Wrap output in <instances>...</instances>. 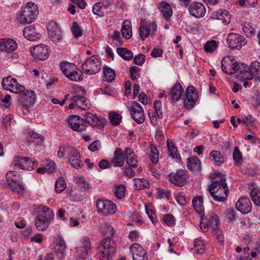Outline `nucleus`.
I'll return each instance as SVG.
<instances>
[{"label": "nucleus", "mask_w": 260, "mask_h": 260, "mask_svg": "<svg viewBox=\"0 0 260 260\" xmlns=\"http://www.w3.org/2000/svg\"><path fill=\"white\" fill-rule=\"evenodd\" d=\"M158 150L155 147H152L150 153V160L153 163H157L158 161Z\"/></svg>", "instance_id": "57"}, {"label": "nucleus", "mask_w": 260, "mask_h": 260, "mask_svg": "<svg viewBox=\"0 0 260 260\" xmlns=\"http://www.w3.org/2000/svg\"><path fill=\"white\" fill-rule=\"evenodd\" d=\"M163 220L169 226H173L175 224V217L172 215H165L163 217Z\"/></svg>", "instance_id": "63"}, {"label": "nucleus", "mask_w": 260, "mask_h": 260, "mask_svg": "<svg viewBox=\"0 0 260 260\" xmlns=\"http://www.w3.org/2000/svg\"><path fill=\"white\" fill-rule=\"evenodd\" d=\"M130 111L134 120L138 124L143 123L145 119L144 112L142 107L136 101L132 102Z\"/></svg>", "instance_id": "12"}, {"label": "nucleus", "mask_w": 260, "mask_h": 260, "mask_svg": "<svg viewBox=\"0 0 260 260\" xmlns=\"http://www.w3.org/2000/svg\"><path fill=\"white\" fill-rule=\"evenodd\" d=\"M212 19L221 20L224 25H227L231 22V15L226 10L221 9L213 13L211 16Z\"/></svg>", "instance_id": "24"}, {"label": "nucleus", "mask_w": 260, "mask_h": 260, "mask_svg": "<svg viewBox=\"0 0 260 260\" xmlns=\"http://www.w3.org/2000/svg\"><path fill=\"white\" fill-rule=\"evenodd\" d=\"M188 11L190 15L198 18L203 17L206 12L205 6L199 2H193L190 4Z\"/></svg>", "instance_id": "21"}, {"label": "nucleus", "mask_w": 260, "mask_h": 260, "mask_svg": "<svg viewBox=\"0 0 260 260\" xmlns=\"http://www.w3.org/2000/svg\"><path fill=\"white\" fill-rule=\"evenodd\" d=\"M130 77L133 80H136L139 78L140 75V69L136 66H133L130 68Z\"/></svg>", "instance_id": "59"}, {"label": "nucleus", "mask_w": 260, "mask_h": 260, "mask_svg": "<svg viewBox=\"0 0 260 260\" xmlns=\"http://www.w3.org/2000/svg\"><path fill=\"white\" fill-rule=\"evenodd\" d=\"M103 72L106 81L108 82H111L114 80L115 78V73L113 69L106 66L103 68Z\"/></svg>", "instance_id": "47"}, {"label": "nucleus", "mask_w": 260, "mask_h": 260, "mask_svg": "<svg viewBox=\"0 0 260 260\" xmlns=\"http://www.w3.org/2000/svg\"><path fill=\"white\" fill-rule=\"evenodd\" d=\"M242 29L247 37H252L255 32L252 23L249 22H245L243 24Z\"/></svg>", "instance_id": "45"}, {"label": "nucleus", "mask_w": 260, "mask_h": 260, "mask_svg": "<svg viewBox=\"0 0 260 260\" xmlns=\"http://www.w3.org/2000/svg\"><path fill=\"white\" fill-rule=\"evenodd\" d=\"M237 67V62L235 60H232L228 58H224L221 61V69L222 71L229 75L234 74V71Z\"/></svg>", "instance_id": "25"}, {"label": "nucleus", "mask_w": 260, "mask_h": 260, "mask_svg": "<svg viewBox=\"0 0 260 260\" xmlns=\"http://www.w3.org/2000/svg\"><path fill=\"white\" fill-rule=\"evenodd\" d=\"M102 5L100 3H97L94 4L92 7V12L93 13L97 15L100 17H102L104 16L103 13L102 11Z\"/></svg>", "instance_id": "62"}, {"label": "nucleus", "mask_w": 260, "mask_h": 260, "mask_svg": "<svg viewBox=\"0 0 260 260\" xmlns=\"http://www.w3.org/2000/svg\"><path fill=\"white\" fill-rule=\"evenodd\" d=\"M167 146L168 155L172 158H177L179 154L178 152L177 148L175 147L174 142L170 140H168L167 141Z\"/></svg>", "instance_id": "41"}, {"label": "nucleus", "mask_w": 260, "mask_h": 260, "mask_svg": "<svg viewBox=\"0 0 260 260\" xmlns=\"http://www.w3.org/2000/svg\"><path fill=\"white\" fill-rule=\"evenodd\" d=\"M198 99V94L193 86H188L186 90L184 106L187 109H191Z\"/></svg>", "instance_id": "15"}, {"label": "nucleus", "mask_w": 260, "mask_h": 260, "mask_svg": "<svg viewBox=\"0 0 260 260\" xmlns=\"http://www.w3.org/2000/svg\"><path fill=\"white\" fill-rule=\"evenodd\" d=\"M218 221L217 216L213 213L210 215L206 224H204L203 225V222H201L200 228L204 232L205 231L206 227H211L212 229L215 231L218 229Z\"/></svg>", "instance_id": "35"}, {"label": "nucleus", "mask_w": 260, "mask_h": 260, "mask_svg": "<svg viewBox=\"0 0 260 260\" xmlns=\"http://www.w3.org/2000/svg\"><path fill=\"white\" fill-rule=\"evenodd\" d=\"M154 108L155 111L156 116L159 119L162 118V112L161 110V103L159 100H156L154 103Z\"/></svg>", "instance_id": "60"}, {"label": "nucleus", "mask_w": 260, "mask_h": 260, "mask_svg": "<svg viewBox=\"0 0 260 260\" xmlns=\"http://www.w3.org/2000/svg\"><path fill=\"white\" fill-rule=\"evenodd\" d=\"M76 182L78 183V186L80 187L82 191H86L88 192L91 191L92 188L91 185L86 181L84 177H77Z\"/></svg>", "instance_id": "38"}, {"label": "nucleus", "mask_w": 260, "mask_h": 260, "mask_svg": "<svg viewBox=\"0 0 260 260\" xmlns=\"http://www.w3.org/2000/svg\"><path fill=\"white\" fill-rule=\"evenodd\" d=\"M18 102L21 106V109L25 114V111H28V109L33 106L36 100L37 96L35 92L31 90L25 89L24 91L18 93Z\"/></svg>", "instance_id": "5"}, {"label": "nucleus", "mask_w": 260, "mask_h": 260, "mask_svg": "<svg viewBox=\"0 0 260 260\" xmlns=\"http://www.w3.org/2000/svg\"><path fill=\"white\" fill-rule=\"evenodd\" d=\"M83 73L87 75H93L101 69V62L98 57L92 55L87 58L82 66Z\"/></svg>", "instance_id": "7"}, {"label": "nucleus", "mask_w": 260, "mask_h": 260, "mask_svg": "<svg viewBox=\"0 0 260 260\" xmlns=\"http://www.w3.org/2000/svg\"><path fill=\"white\" fill-rule=\"evenodd\" d=\"M139 35L142 41H144L146 38H147L150 34L145 26V22H141L140 26L139 28Z\"/></svg>", "instance_id": "54"}, {"label": "nucleus", "mask_w": 260, "mask_h": 260, "mask_svg": "<svg viewBox=\"0 0 260 260\" xmlns=\"http://www.w3.org/2000/svg\"><path fill=\"white\" fill-rule=\"evenodd\" d=\"M6 178L7 183L12 191L17 193H22L24 186L18 172L8 171L6 174Z\"/></svg>", "instance_id": "6"}, {"label": "nucleus", "mask_w": 260, "mask_h": 260, "mask_svg": "<svg viewBox=\"0 0 260 260\" xmlns=\"http://www.w3.org/2000/svg\"><path fill=\"white\" fill-rule=\"evenodd\" d=\"M14 166H17L20 169L30 171L38 166L36 160H33L27 157L19 156L14 157L13 161Z\"/></svg>", "instance_id": "13"}, {"label": "nucleus", "mask_w": 260, "mask_h": 260, "mask_svg": "<svg viewBox=\"0 0 260 260\" xmlns=\"http://www.w3.org/2000/svg\"><path fill=\"white\" fill-rule=\"evenodd\" d=\"M217 45L216 41L212 40L206 43L204 48L206 52L211 53L215 50L217 48Z\"/></svg>", "instance_id": "56"}, {"label": "nucleus", "mask_w": 260, "mask_h": 260, "mask_svg": "<svg viewBox=\"0 0 260 260\" xmlns=\"http://www.w3.org/2000/svg\"><path fill=\"white\" fill-rule=\"evenodd\" d=\"M250 197L254 204L260 206V190L256 188H253L250 192Z\"/></svg>", "instance_id": "51"}, {"label": "nucleus", "mask_w": 260, "mask_h": 260, "mask_svg": "<svg viewBox=\"0 0 260 260\" xmlns=\"http://www.w3.org/2000/svg\"><path fill=\"white\" fill-rule=\"evenodd\" d=\"M75 147H74L61 145L58 148L57 156L60 158H63L65 156L68 157V156L70 155V152L73 151Z\"/></svg>", "instance_id": "43"}, {"label": "nucleus", "mask_w": 260, "mask_h": 260, "mask_svg": "<svg viewBox=\"0 0 260 260\" xmlns=\"http://www.w3.org/2000/svg\"><path fill=\"white\" fill-rule=\"evenodd\" d=\"M82 245L78 250L81 254H79V258L81 259L85 258L89 254H90L91 249L90 241L89 239L87 237H84L82 239Z\"/></svg>", "instance_id": "29"}, {"label": "nucleus", "mask_w": 260, "mask_h": 260, "mask_svg": "<svg viewBox=\"0 0 260 260\" xmlns=\"http://www.w3.org/2000/svg\"><path fill=\"white\" fill-rule=\"evenodd\" d=\"M30 52L35 58L45 60L48 58L50 50L46 45L40 44L30 49Z\"/></svg>", "instance_id": "16"}, {"label": "nucleus", "mask_w": 260, "mask_h": 260, "mask_svg": "<svg viewBox=\"0 0 260 260\" xmlns=\"http://www.w3.org/2000/svg\"><path fill=\"white\" fill-rule=\"evenodd\" d=\"M82 74H79L76 71H70L69 74L67 75V77H68L69 79L74 81H80L82 77Z\"/></svg>", "instance_id": "61"}, {"label": "nucleus", "mask_w": 260, "mask_h": 260, "mask_svg": "<svg viewBox=\"0 0 260 260\" xmlns=\"http://www.w3.org/2000/svg\"><path fill=\"white\" fill-rule=\"evenodd\" d=\"M158 8L163 14V17L166 20H169L172 16L173 11L170 5L165 1L158 4Z\"/></svg>", "instance_id": "33"}, {"label": "nucleus", "mask_w": 260, "mask_h": 260, "mask_svg": "<svg viewBox=\"0 0 260 260\" xmlns=\"http://www.w3.org/2000/svg\"><path fill=\"white\" fill-rule=\"evenodd\" d=\"M54 216V213L50 208L44 205H40L37 209V215L35 219L36 228L39 231L46 230L53 219Z\"/></svg>", "instance_id": "3"}, {"label": "nucleus", "mask_w": 260, "mask_h": 260, "mask_svg": "<svg viewBox=\"0 0 260 260\" xmlns=\"http://www.w3.org/2000/svg\"><path fill=\"white\" fill-rule=\"evenodd\" d=\"M126 187L124 185L120 184L115 186L114 191L117 198L121 199L124 198L125 193Z\"/></svg>", "instance_id": "52"}, {"label": "nucleus", "mask_w": 260, "mask_h": 260, "mask_svg": "<svg viewBox=\"0 0 260 260\" xmlns=\"http://www.w3.org/2000/svg\"><path fill=\"white\" fill-rule=\"evenodd\" d=\"M113 158L111 160L112 165L115 167H121L125 159L123 151L120 148H116L114 152Z\"/></svg>", "instance_id": "27"}, {"label": "nucleus", "mask_w": 260, "mask_h": 260, "mask_svg": "<svg viewBox=\"0 0 260 260\" xmlns=\"http://www.w3.org/2000/svg\"><path fill=\"white\" fill-rule=\"evenodd\" d=\"M121 33L123 38L125 39H129L132 36V25L130 21L128 20H124L123 22Z\"/></svg>", "instance_id": "37"}, {"label": "nucleus", "mask_w": 260, "mask_h": 260, "mask_svg": "<svg viewBox=\"0 0 260 260\" xmlns=\"http://www.w3.org/2000/svg\"><path fill=\"white\" fill-rule=\"evenodd\" d=\"M109 119L112 125H117L121 122L122 116L115 112H112L109 114Z\"/></svg>", "instance_id": "53"}, {"label": "nucleus", "mask_w": 260, "mask_h": 260, "mask_svg": "<svg viewBox=\"0 0 260 260\" xmlns=\"http://www.w3.org/2000/svg\"><path fill=\"white\" fill-rule=\"evenodd\" d=\"M66 183L62 177L58 178L55 184V192L59 193L63 191L66 188Z\"/></svg>", "instance_id": "48"}, {"label": "nucleus", "mask_w": 260, "mask_h": 260, "mask_svg": "<svg viewBox=\"0 0 260 260\" xmlns=\"http://www.w3.org/2000/svg\"><path fill=\"white\" fill-rule=\"evenodd\" d=\"M210 155L213 157V160L215 161V164L217 166H220L222 164L226 161L225 157L218 150H213Z\"/></svg>", "instance_id": "39"}, {"label": "nucleus", "mask_w": 260, "mask_h": 260, "mask_svg": "<svg viewBox=\"0 0 260 260\" xmlns=\"http://www.w3.org/2000/svg\"><path fill=\"white\" fill-rule=\"evenodd\" d=\"M84 118L85 123H88L92 127H96L99 129L103 128L105 124V119L91 113H86L84 115Z\"/></svg>", "instance_id": "17"}, {"label": "nucleus", "mask_w": 260, "mask_h": 260, "mask_svg": "<svg viewBox=\"0 0 260 260\" xmlns=\"http://www.w3.org/2000/svg\"><path fill=\"white\" fill-rule=\"evenodd\" d=\"M212 179V183L208 189L211 196L216 202H224L227 199L229 192L225 175L220 173H215Z\"/></svg>", "instance_id": "2"}, {"label": "nucleus", "mask_w": 260, "mask_h": 260, "mask_svg": "<svg viewBox=\"0 0 260 260\" xmlns=\"http://www.w3.org/2000/svg\"><path fill=\"white\" fill-rule=\"evenodd\" d=\"M169 181L177 186H183L189 178L187 171L184 169H178L169 174Z\"/></svg>", "instance_id": "9"}, {"label": "nucleus", "mask_w": 260, "mask_h": 260, "mask_svg": "<svg viewBox=\"0 0 260 260\" xmlns=\"http://www.w3.org/2000/svg\"><path fill=\"white\" fill-rule=\"evenodd\" d=\"M193 245L194 251L196 253L202 254L204 252L205 246L204 241L201 239H196L194 240Z\"/></svg>", "instance_id": "46"}, {"label": "nucleus", "mask_w": 260, "mask_h": 260, "mask_svg": "<svg viewBox=\"0 0 260 260\" xmlns=\"http://www.w3.org/2000/svg\"><path fill=\"white\" fill-rule=\"evenodd\" d=\"M75 93L76 94L72 98V101H73L81 109L85 110L88 109L89 106L87 101L84 96L86 93L85 90L80 87L76 90Z\"/></svg>", "instance_id": "14"}, {"label": "nucleus", "mask_w": 260, "mask_h": 260, "mask_svg": "<svg viewBox=\"0 0 260 260\" xmlns=\"http://www.w3.org/2000/svg\"><path fill=\"white\" fill-rule=\"evenodd\" d=\"M235 73L237 77L240 80H246L247 78H246V77L248 76L247 73H249V68L245 63H237V67L234 71V74Z\"/></svg>", "instance_id": "31"}, {"label": "nucleus", "mask_w": 260, "mask_h": 260, "mask_svg": "<svg viewBox=\"0 0 260 260\" xmlns=\"http://www.w3.org/2000/svg\"><path fill=\"white\" fill-rule=\"evenodd\" d=\"M133 260H148L147 253L139 244L135 243L130 247Z\"/></svg>", "instance_id": "20"}, {"label": "nucleus", "mask_w": 260, "mask_h": 260, "mask_svg": "<svg viewBox=\"0 0 260 260\" xmlns=\"http://www.w3.org/2000/svg\"><path fill=\"white\" fill-rule=\"evenodd\" d=\"M247 80L254 78L260 81V63L258 61H254L251 64L249 69V73H247Z\"/></svg>", "instance_id": "30"}, {"label": "nucleus", "mask_w": 260, "mask_h": 260, "mask_svg": "<svg viewBox=\"0 0 260 260\" xmlns=\"http://www.w3.org/2000/svg\"><path fill=\"white\" fill-rule=\"evenodd\" d=\"M134 185L136 189H143L149 186L148 181L144 179L135 178Z\"/></svg>", "instance_id": "49"}, {"label": "nucleus", "mask_w": 260, "mask_h": 260, "mask_svg": "<svg viewBox=\"0 0 260 260\" xmlns=\"http://www.w3.org/2000/svg\"><path fill=\"white\" fill-rule=\"evenodd\" d=\"M44 167L45 169L47 170V173H51L55 171L56 165L55 162L52 160H47Z\"/></svg>", "instance_id": "64"}, {"label": "nucleus", "mask_w": 260, "mask_h": 260, "mask_svg": "<svg viewBox=\"0 0 260 260\" xmlns=\"http://www.w3.org/2000/svg\"><path fill=\"white\" fill-rule=\"evenodd\" d=\"M38 12L37 6L33 3L29 2L20 12L17 20L22 24L30 23L36 19Z\"/></svg>", "instance_id": "4"}, {"label": "nucleus", "mask_w": 260, "mask_h": 260, "mask_svg": "<svg viewBox=\"0 0 260 260\" xmlns=\"http://www.w3.org/2000/svg\"><path fill=\"white\" fill-rule=\"evenodd\" d=\"M47 29L48 35L53 43H58L62 40V33L55 22H50Z\"/></svg>", "instance_id": "18"}, {"label": "nucleus", "mask_w": 260, "mask_h": 260, "mask_svg": "<svg viewBox=\"0 0 260 260\" xmlns=\"http://www.w3.org/2000/svg\"><path fill=\"white\" fill-rule=\"evenodd\" d=\"M2 84L4 89L17 94L24 90V86L19 84L17 79L11 76L3 78Z\"/></svg>", "instance_id": "10"}, {"label": "nucleus", "mask_w": 260, "mask_h": 260, "mask_svg": "<svg viewBox=\"0 0 260 260\" xmlns=\"http://www.w3.org/2000/svg\"><path fill=\"white\" fill-rule=\"evenodd\" d=\"M145 210L149 218L153 223L157 222L156 216L155 213L152 210L151 207L149 205H145Z\"/></svg>", "instance_id": "58"}, {"label": "nucleus", "mask_w": 260, "mask_h": 260, "mask_svg": "<svg viewBox=\"0 0 260 260\" xmlns=\"http://www.w3.org/2000/svg\"><path fill=\"white\" fill-rule=\"evenodd\" d=\"M96 206L98 213L103 216H110L116 211V205L108 200L98 199L96 201Z\"/></svg>", "instance_id": "8"}, {"label": "nucleus", "mask_w": 260, "mask_h": 260, "mask_svg": "<svg viewBox=\"0 0 260 260\" xmlns=\"http://www.w3.org/2000/svg\"><path fill=\"white\" fill-rule=\"evenodd\" d=\"M67 158L69 164L75 169H79L83 165L81 163L80 153L75 148L73 151L70 152Z\"/></svg>", "instance_id": "22"}, {"label": "nucleus", "mask_w": 260, "mask_h": 260, "mask_svg": "<svg viewBox=\"0 0 260 260\" xmlns=\"http://www.w3.org/2000/svg\"><path fill=\"white\" fill-rule=\"evenodd\" d=\"M54 249L57 256L60 258L63 257L66 251V246L64 241L59 239L56 242Z\"/></svg>", "instance_id": "40"}, {"label": "nucleus", "mask_w": 260, "mask_h": 260, "mask_svg": "<svg viewBox=\"0 0 260 260\" xmlns=\"http://www.w3.org/2000/svg\"><path fill=\"white\" fill-rule=\"evenodd\" d=\"M71 28L75 38L77 39L82 36V29L77 22L74 21L73 22Z\"/></svg>", "instance_id": "50"}, {"label": "nucleus", "mask_w": 260, "mask_h": 260, "mask_svg": "<svg viewBox=\"0 0 260 260\" xmlns=\"http://www.w3.org/2000/svg\"><path fill=\"white\" fill-rule=\"evenodd\" d=\"M183 88L179 83H176L171 90L172 99L173 102L179 101L182 94Z\"/></svg>", "instance_id": "36"}, {"label": "nucleus", "mask_w": 260, "mask_h": 260, "mask_svg": "<svg viewBox=\"0 0 260 260\" xmlns=\"http://www.w3.org/2000/svg\"><path fill=\"white\" fill-rule=\"evenodd\" d=\"M192 206L196 211L201 214V220H203L204 214V208L203 206V200L202 196H197L193 198L192 201Z\"/></svg>", "instance_id": "34"}, {"label": "nucleus", "mask_w": 260, "mask_h": 260, "mask_svg": "<svg viewBox=\"0 0 260 260\" xmlns=\"http://www.w3.org/2000/svg\"><path fill=\"white\" fill-rule=\"evenodd\" d=\"M23 36L28 40L35 41L41 37V35L34 26L30 25L24 28Z\"/></svg>", "instance_id": "28"}, {"label": "nucleus", "mask_w": 260, "mask_h": 260, "mask_svg": "<svg viewBox=\"0 0 260 260\" xmlns=\"http://www.w3.org/2000/svg\"><path fill=\"white\" fill-rule=\"evenodd\" d=\"M117 52L118 55L124 60H129L133 58V52L126 48H117Z\"/></svg>", "instance_id": "42"}, {"label": "nucleus", "mask_w": 260, "mask_h": 260, "mask_svg": "<svg viewBox=\"0 0 260 260\" xmlns=\"http://www.w3.org/2000/svg\"><path fill=\"white\" fill-rule=\"evenodd\" d=\"M68 124L75 131L81 132L85 129L86 124L84 119L81 118L78 115H72L70 117Z\"/></svg>", "instance_id": "19"}, {"label": "nucleus", "mask_w": 260, "mask_h": 260, "mask_svg": "<svg viewBox=\"0 0 260 260\" xmlns=\"http://www.w3.org/2000/svg\"><path fill=\"white\" fill-rule=\"evenodd\" d=\"M233 159L237 166H240L242 164V154L240 152L238 147L237 146H235L234 147V150L233 152Z\"/></svg>", "instance_id": "55"}, {"label": "nucleus", "mask_w": 260, "mask_h": 260, "mask_svg": "<svg viewBox=\"0 0 260 260\" xmlns=\"http://www.w3.org/2000/svg\"><path fill=\"white\" fill-rule=\"evenodd\" d=\"M17 48V43L11 39L0 42V51L11 52L16 50Z\"/></svg>", "instance_id": "32"}, {"label": "nucleus", "mask_w": 260, "mask_h": 260, "mask_svg": "<svg viewBox=\"0 0 260 260\" xmlns=\"http://www.w3.org/2000/svg\"><path fill=\"white\" fill-rule=\"evenodd\" d=\"M187 167L194 175H198L201 170V161L197 156L189 157L187 158Z\"/></svg>", "instance_id": "26"}, {"label": "nucleus", "mask_w": 260, "mask_h": 260, "mask_svg": "<svg viewBox=\"0 0 260 260\" xmlns=\"http://www.w3.org/2000/svg\"><path fill=\"white\" fill-rule=\"evenodd\" d=\"M27 139L29 142H34L36 144H41L43 140L42 136L34 132L28 134Z\"/></svg>", "instance_id": "44"}, {"label": "nucleus", "mask_w": 260, "mask_h": 260, "mask_svg": "<svg viewBox=\"0 0 260 260\" xmlns=\"http://www.w3.org/2000/svg\"><path fill=\"white\" fill-rule=\"evenodd\" d=\"M226 42L230 48L237 50L240 49L247 43V41L243 36L233 32L230 33L228 35Z\"/></svg>", "instance_id": "11"}, {"label": "nucleus", "mask_w": 260, "mask_h": 260, "mask_svg": "<svg viewBox=\"0 0 260 260\" xmlns=\"http://www.w3.org/2000/svg\"><path fill=\"white\" fill-rule=\"evenodd\" d=\"M102 234L105 237L99 247L98 253L101 259L109 260L116 251V244L113 240L115 231L111 225L105 223L102 227Z\"/></svg>", "instance_id": "1"}, {"label": "nucleus", "mask_w": 260, "mask_h": 260, "mask_svg": "<svg viewBox=\"0 0 260 260\" xmlns=\"http://www.w3.org/2000/svg\"><path fill=\"white\" fill-rule=\"evenodd\" d=\"M251 203L246 197L241 198L236 204L237 209L242 214H248L251 211Z\"/></svg>", "instance_id": "23"}]
</instances>
